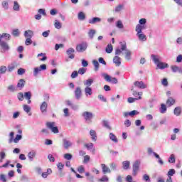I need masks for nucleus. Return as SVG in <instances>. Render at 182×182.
<instances>
[{
	"label": "nucleus",
	"instance_id": "nucleus-1",
	"mask_svg": "<svg viewBox=\"0 0 182 182\" xmlns=\"http://www.w3.org/2000/svg\"><path fill=\"white\" fill-rule=\"evenodd\" d=\"M151 59H152L154 63L156 65L158 69H166V68H168V64L166 63H163L160 61V56L157 55L152 54L151 55Z\"/></svg>",
	"mask_w": 182,
	"mask_h": 182
},
{
	"label": "nucleus",
	"instance_id": "nucleus-2",
	"mask_svg": "<svg viewBox=\"0 0 182 182\" xmlns=\"http://www.w3.org/2000/svg\"><path fill=\"white\" fill-rule=\"evenodd\" d=\"M139 23L136 26L135 31L136 32H143L144 29H146V23H147V19L146 18H141L139 21Z\"/></svg>",
	"mask_w": 182,
	"mask_h": 182
},
{
	"label": "nucleus",
	"instance_id": "nucleus-3",
	"mask_svg": "<svg viewBox=\"0 0 182 182\" xmlns=\"http://www.w3.org/2000/svg\"><path fill=\"white\" fill-rule=\"evenodd\" d=\"M46 126L47 129H49L50 130H51L52 133H54V134H58V133H59V129L56 126V122H47L46 123Z\"/></svg>",
	"mask_w": 182,
	"mask_h": 182
},
{
	"label": "nucleus",
	"instance_id": "nucleus-4",
	"mask_svg": "<svg viewBox=\"0 0 182 182\" xmlns=\"http://www.w3.org/2000/svg\"><path fill=\"white\" fill-rule=\"evenodd\" d=\"M140 164L141 162L140 160L135 161L132 164V176H137V173H139V170H140Z\"/></svg>",
	"mask_w": 182,
	"mask_h": 182
},
{
	"label": "nucleus",
	"instance_id": "nucleus-5",
	"mask_svg": "<svg viewBox=\"0 0 182 182\" xmlns=\"http://www.w3.org/2000/svg\"><path fill=\"white\" fill-rule=\"evenodd\" d=\"M82 116L87 123H92V119H93V113L85 111L82 112Z\"/></svg>",
	"mask_w": 182,
	"mask_h": 182
},
{
	"label": "nucleus",
	"instance_id": "nucleus-6",
	"mask_svg": "<svg viewBox=\"0 0 182 182\" xmlns=\"http://www.w3.org/2000/svg\"><path fill=\"white\" fill-rule=\"evenodd\" d=\"M87 43L82 42L77 45L76 50L77 52L82 53L83 52H85V50L87 49Z\"/></svg>",
	"mask_w": 182,
	"mask_h": 182
},
{
	"label": "nucleus",
	"instance_id": "nucleus-7",
	"mask_svg": "<svg viewBox=\"0 0 182 182\" xmlns=\"http://www.w3.org/2000/svg\"><path fill=\"white\" fill-rule=\"evenodd\" d=\"M102 77H104L106 82H109L110 83H114L116 85L117 83V78L112 77L110 75H107V73L102 74Z\"/></svg>",
	"mask_w": 182,
	"mask_h": 182
},
{
	"label": "nucleus",
	"instance_id": "nucleus-8",
	"mask_svg": "<svg viewBox=\"0 0 182 182\" xmlns=\"http://www.w3.org/2000/svg\"><path fill=\"white\" fill-rule=\"evenodd\" d=\"M41 70H46V65L43 64V65H40V67L35 68L34 70H33V75L38 76V73Z\"/></svg>",
	"mask_w": 182,
	"mask_h": 182
},
{
	"label": "nucleus",
	"instance_id": "nucleus-9",
	"mask_svg": "<svg viewBox=\"0 0 182 182\" xmlns=\"http://www.w3.org/2000/svg\"><path fill=\"white\" fill-rule=\"evenodd\" d=\"M0 46L1 48V53H5V52H8V50L11 49V47H9V45L8 44V43L5 41H1Z\"/></svg>",
	"mask_w": 182,
	"mask_h": 182
},
{
	"label": "nucleus",
	"instance_id": "nucleus-10",
	"mask_svg": "<svg viewBox=\"0 0 182 182\" xmlns=\"http://www.w3.org/2000/svg\"><path fill=\"white\" fill-rule=\"evenodd\" d=\"M134 86L139 89H147V85L144 84L143 81H136L134 82Z\"/></svg>",
	"mask_w": 182,
	"mask_h": 182
},
{
	"label": "nucleus",
	"instance_id": "nucleus-11",
	"mask_svg": "<svg viewBox=\"0 0 182 182\" xmlns=\"http://www.w3.org/2000/svg\"><path fill=\"white\" fill-rule=\"evenodd\" d=\"M136 36L141 42H146V41H147V37L146 36V34L143 33V32L136 31Z\"/></svg>",
	"mask_w": 182,
	"mask_h": 182
},
{
	"label": "nucleus",
	"instance_id": "nucleus-12",
	"mask_svg": "<svg viewBox=\"0 0 182 182\" xmlns=\"http://www.w3.org/2000/svg\"><path fill=\"white\" fill-rule=\"evenodd\" d=\"M127 49V46H126V43H122L121 44V48H117L115 50V55H120L123 50H126Z\"/></svg>",
	"mask_w": 182,
	"mask_h": 182
},
{
	"label": "nucleus",
	"instance_id": "nucleus-13",
	"mask_svg": "<svg viewBox=\"0 0 182 182\" xmlns=\"http://www.w3.org/2000/svg\"><path fill=\"white\" fill-rule=\"evenodd\" d=\"M75 96L77 100H79L82 97V89L80 87H77L75 90Z\"/></svg>",
	"mask_w": 182,
	"mask_h": 182
},
{
	"label": "nucleus",
	"instance_id": "nucleus-14",
	"mask_svg": "<svg viewBox=\"0 0 182 182\" xmlns=\"http://www.w3.org/2000/svg\"><path fill=\"white\" fill-rule=\"evenodd\" d=\"M27 157L30 161H33V159L36 157V151L32 150L28 153Z\"/></svg>",
	"mask_w": 182,
	"mask_h": 182
},
{
	"label": "nucleus",
	"instance_id": "nucleus-15",
	"mask_svg": "<svg viewBox=\"0 0 182 182\" xmlns=\"http://www.w3.org/2000/svg\"><path fill=\"white\" fill-rule=\"evenodd\" d=\"M66 53L67 55H68V58L70 59H75V54H73V53H75V48H70L67 50L66 51Z\"/></svg>",
	"mask_w": 182,
	"mask_h": 182
},
{
	"label": "nucleus",
	"instance_id": "nucleus-16",
	"mask_svg": "<svg viewBox=\"0 0 182 182\" xmlns=\"http://www.w3.org/2000/svg\"><path fill=\"white\" fill-rule=\"evenodd\" d=\"M63 143L64 149H69V147H72V146L73 144L72 143V141H70L66 139H63Z\"/></svg>",
	"mask_w": 182,
	"mask_h": 182
},
{
	"label": "nucleus",
	"instance_id": "nucleus-17",
	"mask_svg": "<svg viewBox=\"0 0 182 182\" xmlns=\"http://www.w3.org/2000/svg\"><path fill=\"white\" fill-rule=\"evenodd\" d=\"M101 168L102 169L103 174H107V173H112V171L110 170V168L106 166L105 164H101Z\"/></svg>",
	"mask_w": 182,
	"mask_h": 182
},
{
	"label": "nucleus",
	"instance_id": "nucleus-18",
	"mask_svg": "<svg viewBox=\"0 0 182 182\" xmlns=\"http://www.w3.org/2000/svg\"><path fill=\"white\" fill-rule=\"evenodd\" d=\"M88 22L91 25H95V23H97L99 22H102V18H100L99 17H94L92 18L89 19Z\"/></svg>",
	"mask_w": 182,
	"mask_h": 182
},
{
	"label": "nucleus",
	"instance_id": "nucleus-19",
	"mask_svg": "<svg viewBox=\"0 0 182 182\" xmlns=\"http://www.w3.org/2000/svg\"><path fill=\"white\" fill-rule=\"evenodd\" d=\"M48 109V103L46 102H43L40 106V110L41 113H46V110Z\"/></svg>",
	"mask_w": 182,
	"mask_h": 182
},
{
	"label": "nucleus",
	"instance_id": "nucleus-20",
	"mask_svg": "<svg viewBox=\"0 0 182 182\" xmlns=\"http://www.w3.org/2000/svg\"><path fill=\"white\" fill-rule=\"evenodd\" d=\"M113 62L116 66H120L122 65V58L117 55H115L113 58Z\"/></svg>",
	"mask_w": 182,
	"mask_h": 182
},
{
	"label": "nucleus",
	"instance_id": "nucleus-21",
	"mask_svg": "<svg viewBox=\"0 0 182 182\" xmlns=\"http://www.w3.org/2000/svg\"><path fill=\"white\" fill-rule=\"evenodd\" d=\"M93 82H95V80H93V78H88L87 80H85L83 83L85 86L90 87V86L93 85Z\"/></svg>",
	"mask_w": 182,
	"mask_h": 182
},
{
	"label": "nucleus",
	"instance_id": "nucleus-22",
	"mask_svg": "<svg viewBox=\"0 0 182 182\" xmlns=\"http://www.w3.org/2000/svg\"><path fill=\"white\" fill-rule=\"evenodd\" d=\"M84 92L85 93V96H92L93 95V91L90 87H85L84 89Z\"/></svg>",
	"mask_w": 182,
	"mask_h": 182
},
{
	"label": "nucleus",
	"instance_id": "nucleus-23",
	"mask_svg": "<svg viewBox=\"0 0 182 182\" xmlns=\"http://www.w3.org/2000/svg\"><path fill=\"white\" fill-rule=\"evenodd\" d=\"M171 69L172 70V72H173V73H176L177 72H178V73H182V69L181 68L177 66V65H172L171 67Z\"/></svg>",
	"mask_w": 182,
	"mask_h": 182
},
{
	"label": "nucleus",
	"instance_id": "nucleus-24",
	"mask_svg": "<svg viewBox=\"0 0 182 182\" xmlns=\"http://www.w3.org/2000/svg\"><path fill=\"white\" fill-rule=\"evenodd\" d=\"M125 59L126 60H132V51L130 50H125Z\"/></svg>",
	"mask_w": 182,
	"mask_h": 182
},
{
	"label": "nucleus",
	"instance_id": "nucleus-25",
	"mask_svg": "<svg viewBox=\"0 0 182 182\" xmlns=\"http://www.w3.org/2000/svg\"><path fill=\"white\" fill-rule=\"evenodd\" d=\"M109 140L116 144L119 143V139H117V136H116V135H114V134L112 132L109 133Z\"/></svg>",
	"mask_w": 182,
	"mask_h": 182
},
{
	"label": "nucleus",
	"instance_id": "nucleus-26",
	"mask_svg": "<svg viewBox=\"0 0 182 182\" xmlns=\"http://www.w3.org/2000/svg\"><path fill=\"white\" fill-rule=\"evenodd\" d=\"M24 36L27 38H32L33 36V31L31 30H27L24 32Z\"/></svg>",
	"mask_w": 182,
	"mask_h": 182
},
{
	"label": "nucleus",
	"instance_id": "nucleus-27",
	"mask_svg": "<svg viewBox=\"0 0 182 182\" xmlns=\"http://www.w3.org/2000/svg\"><path fill=\"white\" fill-rule=\"evenodd\" d=\"M90 135L91 136V139L93 141H96V140H97V136H96V131L91 129L90 131Z\"/></svg>",
	"mask_w": 182,
	"mask_h": 182
},
{
	"label": "nucleus",
	"instance_id": "nucleus-28",
	"mask_svg": "<svg viewBox=\"0 0 182 182\" xmlns=\"http://www.w3.org/2000/svg\"><path fill=\"white\" fill-rule=\"evenodd\" d=\"M13 9H14V11H16V12H19V11H21V6L19 5V3H18L17 1H15L14 2Z\"/></svg>",
	"mask_w": 182,
	"mask_h": 182
},
{
	"label": "nucleus",
	"instance_id": "nucleus-29",
	"mask_svg": "<svg viewBox=\"0 0 182 182\" xmlns=\"http://www.w3.org/2000/svg\"><path fill=\"white\" fill-rule=\"evenodd\" d=\"M174 103H176V100L172 97H169L166 101V106H168V107H171Z\"/></svg>",
	"mask_w": 182,
	"mask_h": 182
},
{
	"label": "nucleus",
	"instance_id": "nucleus-30",
	"mask_svg": "<svg viewBox=\"0 0 182 182\" xmlns=\"http://www.w3.org/2000/svg\"><path fill=\"white\" fill-rule=\"evenodd\" d=\"M122 168L124 170H129L130 168V162L129 161H124L122 162Z\"/></svg>",
	"mask_w": 182,
	"mask_h": 182
},
{
	"label": "nucleus",
	"instance_id": "nucleus-31",
	"mask_svg": "<svg viewBox=\"0 0 182 182\" xmlns=\"http://www.w3.org/2000/svg\"><path fill=\"white\" fill-rule=\"evenodd\" d=\"M23 109L24 112H26V113L28 114V116H32V113L31 112V107H29V105H24L23 106Z\"/></svg>",
	"mask_w": 182,
	"mask_h": 182
},
{
	"label": "nucleus",
	"instance_id": "nucleus-32",
	"mask_svg": "<svg viewBox=\"0 0 182 182\" xmlns=\"http://www.w3.org/2000/svg\"><path fill=\"white\" fill-rule=\"evenodd\" d=\"M173 113L175 116H180L181 114V107H176L173 110Z\"/></svg>",
	"mask_w": 182,
	"mask_h": 182
},
{
	"label": "nucleus",
	"instance_id": "nucleus-33",
	"mask_svg": "<svg viewBox=\"0 0 182 182\" xmlns=\"http://www.w3.org/2000/svg\"><path fill=\"white\" fill-rule=\"evenodd\" d=\"M95 35H96V30L90 29L88 32V36L90 39H93Z\"/></svg>",
	"mask_w": 182,
	"mask_h": 182
},
{
	"label": "nucleus",
	"instance_id": "nucleus-34",
	"mask_svg": "<svg viewBox=\"0 0 182 182\" xmlns=\"http://www.w3.org/2000/svg\"><path fill=\"white\" fill-rule=\"evenodd\" d=\"M25 86V81L23 79H21L18 84H17V87H19V89H23Z\"/></svg>",
	"mask_w": 182,
	"mask_h": 182
},
{
	"label": "nucleus",
	"instance_id": "nucleus-35",
	"mask_svg": "<svg viewBox=\"0 0 182 182\" xmlns=\"http://www.w3.org/2000/svg\"><path fill=\"white\" fill-rule=\"evenodd\" d=\"M92 64L94 65V68H95L94 70L95 72H97V70H99V66H100L99 61L94 60H92Z\"/></svg>",
	"mask_w": 182,
	"mask_h": 182
},
{
	"label": "nucleus",
	"instance_id": "nucleus-36",
	"mask_svg": "<svg viewBox=\"0 0 182 182\" xmlns=\"http://www.w3.org/2000/svg\"><path fill=\"white\" fill-rule=\"evenodd\" d=\"M116 27L118 28V29H123V28H124V26L123 25V21H122V20H118L116 22Z\"/></svg>",
	"mask_w": 182,
	"mask_h": 182
},
{
	"label": "nucleus",
	"instance_id": "nucleus-37",
	"mask_svg": "<svg viewBox=\"0 0 182 182\" xmlns=\"http://www.w3.org/2000/svg\"><path fill=\"white\" fill-rule=\"evenodd\" d=\"M105 52L107 53H112V52H113V46L108 44L105 48Z\"/></svg>",
	"mask_w": 182,
	"mask_h": 182
},
{
	"label": "nucleus",
	"instance_id": "nucleus-38",
	"mask_svg": "<svg viewBox=\"0 0 182 182\" xmlns=\"http://www.w3.org/2000/svg\"><path fill=\"white\" fill-rule=\"evenodd\" d=\"M77 17L79 21H85V19H86V16L85 15V13L82 11L78 14Z\"/></svg>",
	"mask_w": 182,
	"mask_h": 182
},
{
	"label": "nucleus",
	"instance_id": "nucleus-39",
	"mask_svg": "<svg viewBox=\"0 0 182 182\" xmlns=\"http://www.w3.org/2000/svg\"><path fill=\"white\" fill-rule=\"evenodd\" d=\"M159 110H160V113H162V114L166 113L167 112V107H166V105L161 104Z\"/></svg>",
	"mask_w": 182,
	"mask_h": 182
},
{
	"label": "nucleus",
	"instance_id": "nucleus-40",
	"mask_svg": "<svg viewBox=\"0 0 182 182\" xmlns=\"http://www.w3.org/2000/svg\"><path fill=\"white\" fill-rule=\"evenodd\" d=\"M168 163L173 164L176 163V155L173 154H171L168 158Z\"/></svg>",
	"mask_w": 182,
	"mask_h": 182
},
{
	"label": "nucleus",
	"instance_id": "nucleus-41",
	"mask_svg": "<svg viewBox=\"0 0 182 182\" xmlns=\"http://www.w3.org/2000/svg\"><path fill=\"white\" fill-rule=\"evenodd\" d=\"M123 8H124V5L119 4L115 7L114 12H120L121 11H122Z\"/></svg>",
	"mask_w": 182,
	"mask_h": 182
},
{
	"label": "nucleus",
	"instance_id": "nucleus-42",
	"mask_svg": "<svg viewBox=\"0 0 182 182\" xmlns=\"http://www.w3.org/2000/svg\"><path fill=\"white\" fill-rule=\"evenodd\" d=\"M141 100V97H138L137 98H134V97H129L128 98V103H134L136 100Z\"/></svg>",
	"mask_w": 182,
	"mask_h": 182
},
{
	"label": "nucleus",
	"instance_id": "nucleus-43",
	"mask_svg": "<svg viewBox=\"0 0 182 182\" xmlns=\"http://www.w3.org/2000/svg\"><path fill=\"white\" fill-rule=\"evenodd\" d=\"M6 70H8V68H6V66L5 65L0 66V73H1V75H5V73H6Z\"/></svg>",
	"mask_w": 182,
	"mask_h": 182
},
{
	"label": "nucleus",
	"instance_id": "nucleus-44",
	"mask_svg": "<svg viewBox=\"0 0 182 182\" xmlns=\"http://www.w3.org/2000/svg\"><path fill=\"white\" fill-rule=\"evenodd\" d=\"M99 182H109V177L107 176L104 175L101 178L98 179Z\"/></svg>",
	"mask_w": 182,
	"mask_h": 182
},
{
	"label": "nucleus",
	"instance_id": "nucleus-45",
	"mask_svg": "<svg viewBox=\"0 0 182 182\" xmlns=\"http://www.w3.org/2000/svg\"><path fill=\"white\" fill-rule=\"evenodd\" d=\"M102 124H103L104 127H106V129H108V130H112V127H110L109 122L103 121Z\"/></svg>",
	"mask_w": 182,
	"mask_h": 182
},
{
	"label": "nucleus",
	"instance_id": "nucleus-46",
	"mask_svg": "<svg viewBox=\"0 0 182 182\" xmlns=\"http://www.w3.org/2000/svg\"><path fill=\"white\" fill-rule=\"evenodd\" d=\"M24 97L26 99V100H31V97H32V93H31V92H25Z\"/></svg>",
	"mask_w": 182,
	"mask_h": 182
},
{
	"label": "nucleus",
	"instance_id": "nucleus-47",
	"mask_svg": "<svg viewBox=\"0 0 182 182\" xmlns=\"http://www.w3.org/2000/svg\"><path fill=\"white\" fill-rule=\"evenodd\" d=\"M19 140H22V135L17 134L14 139V143H19Z\"/></svg>",
	"mask_w": 182,
	"mask_h": 182
},
{
	"label": "nucleus",
	"instance_id": "nucleus-48",
	"mask_svg": "<svg viewBox=\"0 0 182 182\" xmlns=\"http://www.w3.org/2000/svg\"><path fill=\"white\" fill-rule=\"evenodd\" d=\"M54 26L56 29H60V28H62V23H60L58 20H55Z\"/></svg>",
	"mask_w": 182,
	"mask_h": 182
},
{
	"label": "nucleus",
	"instance_id": "nucleus-49",
	"mask_svg": "<svg viewBox=\"0 0 182 182\" xmlns=\"http://www.w3.org/2000/svg\"><path fill=\"white\" fill-rule=\"evenodd\" d=\"M15 68H16V65L15 63H11V64L9 65L8 70L9 72H12V70H14V69H15Z\"/></svg>",
	"mask_w": 182,
	"mask_h": 182
},
{
	"label": "nucleus",
	"instance_id": "nucleus-50",
	"mask_svg": "<svg viewBox=\"0 0 182 182\" xmlns=\"http://www.w3.org/2000/svg\"><path fill=\"white\" fill-rule=\"evenodd\" d=\"M14 136H15V133L14 132H11L9 133V137L10 139H9V143L11 144L12 141H14Z\"/></svg>",
	"mask_w": 182,
	"mask_h": 182
},
{
	"label": "nucleus",
	"instance_id": "nucleus-51",
	"mask_svg": "<svg viewBox=\"0 0 182 182\" xmlns=\"http://www.w3.org/2000/svg\"><path fill=\"white\" fill-rule=\"evenodd\" d=\"M63 157L65 160H72V158L73 157V156H72V154H65L63 155Z\"/></svg>",
	"mask_w": 182,
	"mask_h": 182
},
{
	"label": "nucleus",
	"instance_id": "nucleus-52",
	"mask_svg": "<svg viewBox=\"0 0 182 182\" xmlns=\"http://www.w3.org/2000/svg\"><path fill=\"white\" fill-rule=\"evenodd\" d=\"M139 114V111L137 110H133L129 112V116L130 117H134V116Z\"/></svg>",
	"mask_w": 182,
	"mask_h": 182
},
{
	"label": "nucleus",
	"instance_id": "nucleus-53",
	"mask_svg": "<svg viewBox=\"0 0 182 182\" xmlns=\"http://www.w3.org/2000/svg\"><path fill=\"white\" fill-rule=\"evenodd\" d=\"M85 147H86L87 150H92L93 149V144L92 143L85 144Z\"/></svg>",
	"mask_w": 182,
	"mask_h": 182
},
{
	"label": "nucleus",
	"instance_id": "nucleus-54",
	"mask_svg": "<svg viewBox=\"0 0 182 182\" xmlns=\"http://www.w3.org/2000/svg\"><path fill=\"white\" fill-rule=\"evenodd\" d=\"M1 38H5L6 41H9V39H11V35L6 33H4L1 35Z\"/></svg>",
	"mask_w": 182,
	"mask_h": 182
},
{
	"label": "nucleus",
	"instance_id": "nucleus-55",
	"mask_svg": "<svg viewBox=\"0 0 182 182\" xmlns=\"http://www.w3.org/2000/svg\"><path fill=\"white\" fill-rule=\"evenodd\" d=\"M2 7L4 9H8L9 8V4H8V1H4L2 2Z\"/></svg>",
	"mask_w": 182,
	"mask_h": 182
},
{
	"label": "nucleus",
	"instance_id": "nucleus-56",
	"mask_svg": "<svg viewBox=\"0 0 182 182\" xmlns=\"http://www.w3.org/2000/svg\"><path fill=\"white\" fill-rule=\"evenodd\" d=\"M176 174V170L174 169H170L168 172V176L171 177L172 176H174Z\"/></svg>",
	"mask_w": 182,
	"mask_h": 182
},
{
	"label": "nucleus",
	"instance_id": "nucleus-57",
	"mask_svg": "<svg viewBox=\"0 0 182 182\" xmlns=\"http://www.w3.org/2000/svg\"><path fill=\"white\" fill-rule=\"evenodd\" d=\"M17 97L18 99V100H20L21 102H22L24 99V95L23 93L22 92H19L17 95Z\"/></svg>",
	"mask_w": 182,
	"mask_h": 182
},
{
	"label": "nucleus",
	"instance_id": "nucleus-58",
	"mask_svg": "<svg viewBox=\"0 0 182 182\" xmlns=\"http://www.w3.org/2000/svg\"><path fill=\"white\" fill-rule=\"evenodd\" d=\"M89 161H90V156L89 155H85L84 156L83 163L86 164L89 163Z\"/></svg>",
	"mask_w": 182,
	"mask_h": 182
},
{
	"label": "nucleus",
	"instance_id": "nucleus-59",
	"mask_svg": "<svg viewBox=\"0 0 182 182\" xmlns=\"http://www.w3.org/2000/svg\"><path fill=\"white\" fill-rule=\"evenodd\" d=\"M12 35H13L14 36H16V37L19 36V30H18V29H14V30H13V31H12Z\"/></svg>",
	"mask_w": 182,
	"mask_h": 182
},
{
	"label": "nucleus",
	"instance_id": "nucleus-60",
	"mask_svg": "<svg viewBox=\"0 0 182 182\" xmlns=\"http://www.w3.org/2000/svg\"><path fill=\"white\" fill-rule=\"evenodd\" d=\"M77 171L78 173H80V174H82V173H85V167H83V166H80L77 168Z\"/></svg>",
	"mask_w": 182,
	"mask_h": 182
},
{
	"label": "nucleus",
	"instance_id": "nucleus-61",
	"mask_svg": "<svg viewBox=\"0 0 182 182\" xmlns=\"http://www.w3.org/2000/svg\"><path fill=\"white\" fill-rule=\"evenodd\" d=\"M48 159L49 161H50L51 163H55V157H53V155H52L50 154H48Z\"/></svg>",
	"mask_w": 182,
	"mask_h": 182
},
{
	"label": "nucleus",
	"instance_id": "nucleus-62",
	"mask_svg": "<svg viewBox=\"0 0 182 182\" xmlns=\"http://www.w3.org/2000/svg\"><path fill=\"white\" fill-rule=\"evenodd\" d=\"M25 45H26V46H29V45H32V39L26 38V40L25 41Z\"/></svg>",
	"mask_w": 182,
	"mask_h": 182
},
{
	"label": "nucleus",
	"instance_id": "nucleus-63",
	"mask_svg": "<svg viewBox=\"0 0 182 182\" xmlns=\"http://www.w3.org/2000/svg\"><path fill=\"white\" fill-rule=\"evenodd\" d=\"M0 181L6 182V176H5V174L0 175Z\"/></svg>",
	"mask_w": 182,
	"mask_h": 182
},
{
	"label": "nucleus",
	"instance_id": "nucleus-64",
	"mask_svg": "<svg viewBox=\"0 0 182 182\" xmlns=\"http://www.w3.org/2000/svg\"><path fill=\"white\" fill-rule=\"evenodd\" d=\"M20 115H21V112H15L13 114V119H18V117H19Z\"/></svg>",
	"mask_w": 182,
	"mask_h": 182
}]
</instances>
